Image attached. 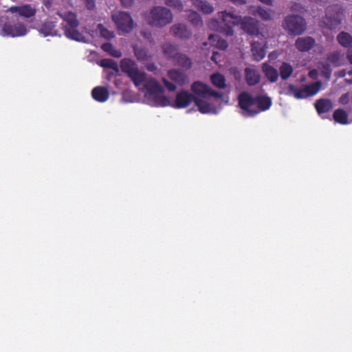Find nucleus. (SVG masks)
Returning a JSON list of instances; mask_svg holds the SVG:
<instances>
[{"label":"nucleus","mask_w":352,"mask_h":352,"mask_svg":"<svg viewBox=\"0 0 352 352\" xmlns=\"http://www.w3.org/2000/svg\"><path fill=\"white\" fill-rule=\"evenodd\" d=\"M279 71H280V78L283 80H287L292 74V73L294 72V69H293V67L290 64L284 62L280 65V67L279 68Z\"/></svg>","instance_id":"obj_32"},{"label":"nucleus","mask_w":352,"mask_h":352,"mask_svg":"<svg viewBox=\"0 0 352 352\" xmlns=\"http://www.w3.org/2000/svg\"><path fill=\"white\" fill-rule=\"evenodd\" d=\"M255 110H253L252 115L256 116L261 111H265L269 109L272 104V99L267 96H255Z\"/></svg>","instance_id":"obj_9"},{"label":"nucleus","mask_w":352,"mask_h":352,"mask_svg":"<svg viewBox=\"0 0 352 352\" xmlns=\"http://www.w3.org/2000/svg\"><path fill=\"white\" fill-rule=\"evenodd\" d=\"M12 13L18 14L21 16L29 18L34 16L36 13V10L30 5H24L22 6H12L8 10Z\"/></svg>","instance_id":"obj_11"},{"label":"nucleus","mask_w":352,"mask_h":352,"mask_svg":"<svg viewBox=\"0 0 352 352\" xmlns=\"http://www.w3.org/2000/svg\"><path fill=\"white\" fill-rule=\"evenodd\" d=\"M226 25V28L225 30V34L227 36H232L234 34V30L231 26L228 25V23H224Z\"/></svg>","instance_id":"obj_49"},{"label":"nucleus","mask_w":352,"mask_h":352,"mask_svg":"<svg viewBox=\"0 0 352 352\" xmlns=\"http://www.w3.org/2000/svg\"><path fill=\"white\" fill-rule=\"evenodd\" d=\"M245 78L249 86H254L260 82L261 76L257 70L246 68L245 69Z\"/></svg>","instance_id":"obj_17"},{"label":"nucleus","mask_w":352,"mask_h":352,"mask_svg":"<svg viewBox=\"0 0 352 352\" xmlns=\"http://www.w3.org/2000/svg\"><path fill=\"white\" fill-rule=\"evenodd\" d=\"M146 68L148 71H151V72H153L157 69L156 66L153 63L148 65L146 66Z\"/></svg>","instance_id":"obj_51"},{"label":"nucleus","mask_w":352,"mask_h":352,"mask_svg":"<svg viewBox=\"0 0 352 352\" xmlns=\"http://www.w3.org/2000/svg\"><path fill=\"white\" fill-rule=\"evenodd\" d=\"M238 101L239 107L243 111V114L245 116L253 117L252 111L255 110V97H253L248 92H241L238 96Z\"/></svg>","instance_id":"obj_6"},{"label":"nucleus","mask_w":352,"mask_h":352,"mask_svg":"<svg viewBox=\"0 0 352 352\" xmlns=\"http://www.w3.org/2000/svg\"><path fill=\"white\" fill-rule=\"evenodd\" d=\"M307 23H283L284 29L287 30L289 34L296 36L302 34L307 28Z\"/></svg>","instance_id":"obj_18"},{"label":"nucleus","mask_w":352,"mask_h":352,"mask_svg":"<svg viewBox=\"0 0 352 352\" xmlns=\"http://www.w3.org/2000/svg\"><path fill=\"white\" fill-rule=\"evenodd\" d=\"M173 61L175 63V65L180 66L183 68H185L186 69H190L192 67V61L189 57H188L186 55L181 54V53H177L175 54V56L173 59Z\"/></svg>","instance_id":"obj_20"},{"label":"nucleus","mask_w":352,"mask_h":352,"mask_svg":"<svg viewBox=\"0 0 352 352\" xmlns=\"http://www.w3.org/2000/svg\"><path fill=\"white\" fill-rule=\"evenodd\" d=\"M165 4L177 10L183 9V3L180 0H165Z\"/></svg>","instance_id":"obj_40"},{"label":"nucleus","mask_w":352,"mask_h":352,"mask_svg":"<svg viewBox=\"0 0 352 352\" xmlns=\"http://www.w3.org/2000/svg\"><path fill=\"white\" fill-rule=\"evenodd\" d=\"M164 54L166 56L168 59L172 60L177 53V49L175 46L170 43H164L162 46Z\"/></svg>","instance_id":"obj_33"},{"label":"nucleus","mask_w":352,"mask_h":352,"mask_svg":"<svg viewBox=\"0 0 352 352\" xmlns=\"http://www.w3.org/2000/svg\"><path fill=\"white\" fill-rule=\"evenodd\" d=\"M320 87L321 82L320 81H317L310 85H305L304 89L307 98L316 95L320 91Z\"/></svg>","instance_id":"obj_35"},{"label":"nucleus","mask_w":352,"mask_h":352,"mask_svg":"<svg viewBox=\"0 0 352 352\" xmlns=\"http://www.w3.org/2000/svg\"><path fill=\"white\" fill-rule=\"evenodd\" d=\"M315 43V40L310 36L302 37L296 39L295 46L300 52H308L313 48Z\"/></svg>","instance_id":"obj_13"},{"label":"nucleus","mask_w":352,"mask_h":352,"mask_svg":"<svg viewBox=\"0 0 352 352\" xmlns=\"http://www.w3.org/2000/svg\"><path fill=\"white\" fill-rule=\"evenodd\" d=\"M314 106L318 114L327 113L330 111L333 108L331 100L327 98H320L317 100L314 104Z\"/></svg>","instance_id":"obj_16"},{"label":"nucleus","mask_w":352,"mask_h":352,"mask_svg":"<svg viewBox=\"0 0 352 352\" xmlns=\"http://www.w3.org/2000/svg\"><path fill=\"white\" fill-rule=\"evenodd\" d=\"M113 22H133L131 14L124 11H114L112 14Z\"/></svg>","instance_id":"obj_23"},{"label":"nucleus","mask_w":352,"mask_h":352,"mask_svg":"<svg viewBox=\"0 0 352 352\" xmlns=\"http://www.w3.org/2000/svg\"><path fill=\"white\" fill-rule=\"evenodd\" d=\"M141 34H142V35L144 37H145V38H149V37L151 36L150 33H148V34H147V33H146V32H144V31H142V32H141Z\"/></svg>","instance_id":"obj_53"},{"label":"nucleus","mask_w":352,"mask_h":352,"mask_svg":"<svg viewBox=\"0 0 352 352\" xmlns=\"http://www.w3.org/2000/svg\"><path fill=\"white\" fill-rule=\"evenodd\" d=\"M251 51L252 52L253 59L256 61L262 60L266 54L265 48L259 42H254L252 43Z\"/></svg>","instance_id":"obj_19"},{"label":"nucleus","mask_w":352,"mask_h":352,"mask_svg":"<svg viewBox=\"0 0 352 352\" xmlns=\"http://www.w3.org/2000/svg\"><path fill=\"white\" fill-rule=\"evenodd\" d=\"M286 94L294 96L296 99L306 98L304 88H298L294 85H289Z\"/></svg>","instance_id":"obj_24"},{"label":"nucleus","mask_w":352,"mask_h":352,"mask_svg":"<svg viewBox=\"0 0 352 352\" xmlns=\"http://www.w3.org/2000/svg\"><path fill=\"white\" fill-rule=\"evenodd\" d=\"M208 41L212 45H214L219 50H225L228 47L227 41L223 38H219L217 34H210L208 36Z\"/></svg>","instance_id":"obj_21"},{"label":"nucleus","mask_w":352,"mask_h":352,"mask_svg":"<svg viewBox=\"0 0 352 352\" xmlns=\"http://www.w3.org/2000/svg\"><path fill=\"white\" fill-rule=\"evenodd\" d=\"M349 61L352 63V51L347 54Z\"/></svg>","instance_id":"obj_54"},{"label":"nucleus","mask_w":352,"mask_h":352,"mask_svg":"<svg viewBox=\"0 0 352 352\" xmlns=\"http://www.w3.org/2000/svg\"><path fill=\"white\" fill-rule=\"evenodd\" d=\"M214 56H215V53H214V52H213V54H212V60L213 61H215V62H216Z\"/></svg>","instance_id":"obj_56"},{"label":"nucleus","mask_w":352,"mask_h":352,"mask_svg":"<svg viewBox=\"0 0 352 352\" xmlns=\"http://www.w3.org/2000/svg\"><path fill=\"white\" fill-rule=\"evenodd\" d=\"M120 68L136 87L141 85L146 80V73L140 71L135 62L130 58H123L120 61Z\"/></svg>","instance_id":"obj_2"},{"label":"nucleus","mask_w":352,"mask_h":352,"mask_svg":"<svg viewBox=\"0 0 352 352\" xmlns=\"http://www.w3.org/2000/svg\"><path fill=\"white\" fill-rule=\"evenodd\" d=\"M168 77L179 85H184L188 81V76L182 71L177 69L168 70Z\"/></svg>","instance_id":"obj_10"},{"label":"nucleus","mask_w":352,"mask_h":352,"mask_svg":"<svg viewBox=\"0 0 352 352\" xmlns=\"http://www.w3.org/2000/svg\"><path fill=\"white\" fill-rule=\"evenodd\" d=\"M162 82H163L164 86L166 87V88L168 91H174L176 90V89H177L176 85L174 83H173V82H170L169 80H168L167 79H166L165 78H162Z\"/></svg>","instance_id":"obj_45"},{"label":"nucleus","mask_w":352,"mask_h":352,"mask_svg":"<svg viewBox=\"0 0 352 352\" xmlns=\"http://www.w3.org/2000/svg\"><path fill=\"white\" fill-rule=\"evenodd\" d=\"M36 25L34 28H36L44 36L60 35L54 23H36Z\"/></svg>","instance_id":"obj_12"},{"label":"nucleus","mask_w":352,"mask_h":352,"mask_svg":"<svg viewBox=\"0 0 352 352\" xmlns=\"http://www.w3.org/2000/svg\"><path fill=\"white\" fill-rule=\"evenodd\" d=\"M191 91L199 98H222V94L212 89L208 85L201 81H195L191 85Z\"/></svg>","instance_id":"obj_4"},{"label":"nucleus","mask_w":352,"mask_h":352,"mask_svg":"<svg viewBox=\"0 0 352 352\" xmlns=\"http://www.w3.org/2000/svg\"><path fill=\"white\" fill-rule=\"evenodd\" d=\"M263 71L271 82H275L278 80V71L274 67L265 63L263 65Z\"/></svg>","instance_id":"obj_22"},{"label":"nucleus","mask_w":352,"mask_h":352,"mask_svg":"<svg viewBox=\"0 0 352 352\" xmlns=\"http://www.w3.org/2000/svg\"><path fill=\"white\" fill-rule=\"evenodd\" d=\"M194 102L197 107L198 110L202 113H210L212 110L211 105L202 98L195 97Z\"/></svg>","instance_id":"obj_29"},{"label":"nucleus","mask_w":352,"mask_h":352,"mask_svg":"<svg viewBox=\"0 0 352 352\" xmlns=\"http://www.w3.org/2000/svg\"><path fill=\"white\" fill-rule=\"evenodd\" d=\"M210 80L213 85L219 89H223L226 86L225 77L219 73L212 74Z\"/></svg>","instance_id":"obj_31"},{"label":"nucleus","mask_w":352,"mask_h":352,"mask_svg":"<svg viewBox=\"0 0 352 352\" xmlns=\"http://www.w3.org/2000/svg\"><path fill=\"white\" fill-rule=\"evenodd\" d=\"M144 87L146 89V98L151 100L156 107H166L170 105L169 99L164 96V89L162 85L154 78L145 80Z\"/></svg>","instance_id":"obj_1"},{"label":"nucleus","mask_w":352,"mask_h":352,"mask_svg":"<svg viewBox=\"0 0 352 352\" xmlns=\"http://www.w3.org/2000/svg\"><path fill=\"white\" fill-rule=\"evenodd\" d=\"M27 31L24 23H3L0 34L3 36H21L25 35Z\"/></svg>","instance_id":"obj_7"},{"label":"nucleus","mask_w":352,"mask_h":352,"mask_svg":"<svg viewBox=\"0 0 352 352\" xmlns=\"http://www.w3.org/2000/svg\"><path fill=\"white\" fill-rule=\"evenodd\" d=\"M305 19L302 18V16L300 14H291L288 16L285 20V22H303Z\"/></svg>","instance_id":"obj_42"},{"label":"nucleus","mask_w":352,"mask_h":352,"mask_svg":"<svg viewBox=\"0 0 352 352\" xmlns=\"http://www.w3.org/2000/svg\"><path fill=\"white\" fill-rule=\"evenodd\" d=\"M349 74L352 76V70L349 72ZM351 83H352V80L351 81Z\"/></svg>","instance_id":"obj_58"},{"label":"nucleus","mask_w":352,"mask_h":352,"mask_svg":"<svg viewBox=\"0 0 352 352\" xmlns=\"http://www.w3.org/2000/svg\"><path fill=\"white\" fill-rule=\"evenodd\" d=\"M237 25L238 23H233ZM241 29L252 36H258L260 33L258 25L259 23H239Z\"/></svg>","instance_id":"obj_26"},{"label":"nucleus","mask_w":352,"mask_h":352,"mask_svg":"<svg viewBox=\"0 0 352 352\" xmlns=\"http://www.w3.org/2000/svg\"><path fill=\"white\" fill-rule=\"evenodd\" d=\"M149 22H171L173 14L170 10L165 7H153L147 16Z\"/></svg>","instance_id":"obj_5"},{"label":"nucleus","mask_w":352,"mask_h":352,"mask_svg":"<svg viewBox=\"0 0 352 352\" xmlns=\"http://www.w3.org/2000/svg\"><path fill=\"white\" fill-rule=\"evenodd\" d=\"M294 7H295L296 9H298V8H301L300 5V4H298V3H295V4H294Z\"/></svg>","instance_id":"obj_55"},{"label":"nucleus","mask_w":352,"mask_h":352,"mask_svg":"<svg viewBox=\"0 0 352 352\" xmlns=\"http://www.w3.org/2000/svg\"><path fill=\"white\" fill-rule=\"evenodd\" d=\"M100 65L104 68H109L114 70L116 72H119L118 63L113 59L104 58L100 61Z\"/></svg>","instance_id":"obj_36"},{"label":"nucleus","mask_w":352,"mask_h":352,"mask_svg":"<svg viewBox=\"0 0 352 352\" xmlns=\"http://www.w3.org/2000/svg\"><path fill=\"white\" fill-rule=\"evenodd\" d=\"M98 30L100 31V36L107 40H111L115 36L114 32L104 28L102 23H98Z\"/></svg>","instance_id":"obj_38"},{"label":"nucleus","mask_w":352,"mask_h":352,"mask_svg":"<svg viewBox=\"0 0 352 352\" xmlns=\"http://www.w3.org/2000/svg\"><path fill=\"white\" fill-rule=\"evenodd\" d=\"M65 35L70 39L86 43L89 39L87 36L91 35L89 28L85 25V23H65L63 27Z\"/></svg>","instance_id":"obj_3"},{"label":"nucleus","mask_w":352,"mask_h":352,"mask_svg":"<svg viewBox=\"0 0 352 352\" xmlns=\"http://www.w3.org/2000/svg\"><path fill=\"white\" fill-rule=\"evenodd\" d=\"M195 5L199 10L206 14L212 13L214 10L212 6L207 1L196 0Z\"/></svg>","instance_id":"obj_37"},{"label":"nucleus","mask_w":352,"mask_h":352,"mask_svg":"<svg viewBox=\"0 0 352 352\" xmlns=\"http://www.w3.org/2000/svg\"><path fill=\"white\" fill-rule=\"evenodd\" d=\"M88 10H94L96 8V0H80Z\"/></svg>","instance_id":"obj_43"},{"label":"nucleus","mask_w":352,"mask_h":352,"mask_svg":"<svg viewBox=\"0 0 352 352\" xmlns=\"http://www.w3.org/2000/svg\"><path fill=\"white\" fill-rule=\"evenodd\" d=\"M338 43L344 47H349L352 44V36L347 32H342L337 36Z\"/></svg>","instance_id":"obj_34"},{"label":"nucleus","mask_w":352,"mask_h":352,"mask_svg":"<svg viewBox=\"0 0 352 352\" xmlns=\"http://www.w3.org/2000/svg\"><path fill=\"white\" fill-rule=\"evenodd\" d=\"M257 13L258 16L263 20L269 21L272 19V12L269 9H265L264 8L258 7L257 9Z\"/></svg>","instance_id":"obj_39"},{"label":"nucleus","mask_w":352,"mask_h":352,"mask_svg":"<svg viewBox=\"0 0 352 352\" xmlns=\"http://www.w3.org/2000/svg\"><path fill=\"white\" fill-rule=\"evenodd\" d=\"M133 52L135 57L140 61L148 60L151 56L148 54V51L145 47H139L137 45L133 46Z\"/></svg>","instance_id":"obj_28"},{"label":"nucleus","mask_w":352,"mask_h":352,"mask_svg":"<svg viewBox=\"0 0 352 352\" xmlns=\"http://www.w3.org/2000/svg\"><path fill=\"white\" fill-rule=\"evenodd\" d=\"M155 24H156V25H159V27H160V28H161V27H162V25H163L164 23H155Z\"/></svg>","instance_id":"obj_57"},{"label":"nucleus","mask_w":352,"mask_h":352,"mask_svg":"<svg viewBox=\"0 0 352 352\" xmlns=\"http://www.w3.org/2000/svg\"><path fill=\"white\" fill-rule=\"evenodd\" d=\"M219 17L217 19H214L212 22H219V20H221L222 22H230V20H236L235 22H241V18L239 19V16L231 12L226 11L220 12L218 13Z\"/></svg>","instance_id":"obj_25"},{"label":"nucleus","mask_w":352,"mask_h":352,"mask_svg":"<svg viewBox=\"0 0 352 352\" xmlns=\"http://www.w3.org/2000/svg\"><path fill=\"white\" fill-rule=\"evenodd\" d=\"M171 30L175 36L180 38H188L192 35L191 31L186 28L185 23H175Z\"/></svg>","instance_id":"obj_15"},{"label":"nucleus","mask_w":352,"mask_h":352,"mask_svg":"<svg viewBox=\"0 0 352 352\" xmlns=\"http://www.w3.org/2000/svg\"><path fill=\"white\" fill-rule=\"evenodd\" d=\"M124 7L128 8L133 5L134 0H120Z\"/></svg>","instance_id":"obj_50"},{"label":"nucleus","mask_w":352,"mask_h":352,"mask_svg":"<svg viewBox=\"0 0 352 352\" xmlns=\"http://www.w3.org/2000/svg\"><path fill=\"white\" fill-rule=\"evenodd\" d=\"M118 29L124 32H130L135 23H116Z\"/></svg>","instance_id":"obj_41"},{"label":"nucleus","mask_w":352,"mask_h":352,"mask_svg":"<svg viewBox=\"0 0 352 352\" xmlns=\"http://www.w3.org/2000/svg\"><path fill=\"white\" fill-rule=\"evenodd\" d=\"M65 14L67 15V17L65 16H63V19L65 22H77V20L76 19V15L74 13L69 12L68 13H66Z\"/></svg>","instance_id":"obj_47"},{"label":"nucleus","mask_w":352,"mask_h":352,"mask_svg":"<svg viewBox=\"0 0 352 352\" xmlns=\"http://www.w3.org/2000/svg\"><path fill=\"white\" fill-rule=\"evenodd\" d=\"M189 22H202V19L199 13L190 12L188 14Z\"/></svg>","instance_id":"obj_44"},{"label":"nucleus","mask_w":352,"mask_h":352,"mask_svg":"<svg viewBox=\"0 0 352 352\" xmlns=\"http://www.w3.org/2000/svg\"><path fill=\"white\" fill-rule=\"evenodd\" d=\"M350 100L349 93L342 94L339 98V102L342 104H347Z\"/></svg>","instance_id":"obj_48"},{"label":"nucleus","mask_w":352,"mask_h":352,"mask_svg":"<svg viewBox=\"0 0 352 352\" xmlns=\"http://www.w3.org/2000/svg\"><path fill=\"white\" fill-rule=\"evenodd\" d=\"M101 48L105 52L115 58H120L122 55L121 51L115 48V47L110 43H103Z\"/></svg>","instance_id":"obj_30"},{"label":"nucleus","mask_w":352,"mask_h":352,"mask_svg":"<svg viewBox=\"0 0 352 352\" xmlns=\"http://www.w3.org/2000/svg\"><path fill=\"white\" fill-rule=\"evenodd\" d=\"M259 1L266 5H268V6H270L272 4V0H259Z\"/></svg>","instance_id":"obj_52"},{"label":"nucleus","mask_w":352,"mask_h":352,"mask_svg":"<svg viewBox=\"0 0 352 352\" xmlns=\"http://www.w3.org/2000/svg\"><path fill=\"white\" fill-rule=\"evenodd\" d=\"M333 120L340 124H347L348 115L346 112L342 109H338L334 111L333 113Z\"/></svg>","instance_id":"obj_27"},{"label":"nucleus","mask_w":352,"mask_h":352,"mask_svg":"<svg viewBox=\"0 0 352 352\" xmlns=\"http://www.w3.org/2000/svg\"><path fill=\"white\" fill-rule=\"evenodd\" d=\"M195 97L188 91L182 90L179 91L175 96L173 103L170 102V105L176 109H183L188 107L192 102L195 101Z\"/></svg>","instance_id":"obj_8"},{"label":"nucleus","mask_w":352,"mask_h":352,"mask_svg":"<svg viewBox=\"0 0 352 352\" xmlns=\"http://www.w3.org/2000/svg\"><path fill=\"white\" fill-rule=\"evenodd\" d=\"M331 69L330 68V66L329 65H323L322 70V76L329 79L331 77Z\"/></svg>","instance_id":"obj_46"},{"label":"nucleus","mask_w":352,"mask_h":352,"mask_svg":"<svg viewBox=\"0 0 352 352\" xmlns=\"http://www.w3.org/2000/svg\"><path fill=\"white\" fill-rule=\"evenodd\" d=\"M91 96L95 100L99 102H104L109 98V91L106 87L98 86L92 89Z\"/></svg>","instance_id":"obj_14"}]
</instances>
